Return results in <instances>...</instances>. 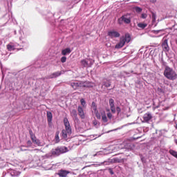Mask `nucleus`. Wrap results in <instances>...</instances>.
Masks as SVG:
<instances>
[{
    "label": "nucleus",
    "mask_w": 177,
    "mask_h": 177,
    "mask_svg": "<svg viewBox=\"0 0 177 177\" xmlns=\"http://www.w3.org/2000/svg\"><path fill=\"white\" fill-rule=\"evenodd\" d=\"M91 109L94 114H95V117L97 120H100L102 118L103 122H107V116H106V112L104 110L100 109L97 111V106H96V104L95 102L92 103Z\"/></svg>",
    "instance_id": "obj_1"
},
{
    "label": "nucleus",
    "mask_w": 177,
    "mask_h": 177,
    "mask_svg": "<svg viewBox=\"0 0 177 177\" xmlns=\"http://www.w3.org/2000/svg\"><path fill=\"white\" fill-rule=\"evenodd\" d=\"M64 124L65 129L62 130V136L63 139H67L71 135V126H70V122L67 118L64 119Z\"/></svg>",
    "instance_id": "obj_2"
},
{
    "label": "nucleus",
    "mask_w": 177,
    "mask_h": 177,
    "mask_svg": "<svg viewBox=\"0 0 177 177\" xmlns=\"http://www.w3.org/2000/svg\"><path fill=\"white\" fill-rule=\"evenodd\" d=\"M164 75L167 78V80H171V81H174V80H176L177 78L176 72L169 66L165 67Z\"/></svg>",
    "instance_id": "obj_3"
},
{
    "label": "nucleus",
    "mask_w": 177,
    "mask_h": 177,
    "mask_svg": "<svg viewBox=\"0 0 177 177\" xmlns=\"http://www.w3.org/2000/svg\"><path fill=\"white\" fill-rule=\"evenodd\" d=\"M129 42H131V35L129 34H126L120 37V42L115 45V48L116 49H121L125 44H129Z\"/></svg>",
    "instance_id": "obj_4"
},
{
    "label": "nucleus",
    "mask_w": 177,
    "mask_h": 177,
    "mask_svg": "<svg viewBox=\"0 0 177 177\" xmlns=\"http://www.w3.org/2000/svg\"><path fill=\"white\" fill-rule=\"evenodd\" d=\"M71 86L73 89H80V88L91 87L93 86V84L88 82H73L71 84Z\"/></svg>",
    "instance_id": "obj_5"
},
{
    "label": "nucleus",
    "mask_w": 177,
    "mask_h": 177,
    "mask_svg": "<svg viewBox=\"0 0 177 177\" xmlns=\"http://www.w3.org/2000/svg\"><path fill=\"white\" fill-rule=\"evenodd\" d=\"M67 151H68V149L66 147L57 148L55 149L52 150V155L54 156H60V154L67 153Z\"/></svg>",
    "instance_id": "obj_6"
},
{
    "label": "nucleus",
    "mask_w": 177,
    "mask_h": 177,
    "mask_svg": "<svg viewBox=\"0 0 177 177\" xmlns=\"http://www.w3.org/2000/svg\"><path fill=\"white\" fill-rule=\"evenodd\" d=\"M119 24H122V23H125L126 24H129L131 23V17L128 15H123L118 19Z\"/></svg>",
    "instance_id": "obj_7"
},
{
    "label": "nucleus",
    "mask_w": 177,
    "mask_h": 177,
    "mask_svg": "<svg viewBox=\"0 0 177 177\" xmlns=\"http://www.w3.org/2000/svg\"><path fill=\"white\" fill-rule=\"evenodd\" d=\"M30 138L32 140V142L37 145V146H41V142L39 140L37 139V137H35V135L32 134V132H30Z\"/></svg>",
    "instance_id": "obj_8"
},
{
    "label": "nucleus",
    "mask_w": 177,
    "mask_h": 177,
    "mask_svg": "<svg viewBox=\"0 0 177 177\" xmlns=\"http://www.w3.org/2000/svg\"><path fill=\"white\" fill-rule=\"evenodd\" d=\"M151 118H153V115H151V113L148 112L143 115L142 122H149Z\"/></svg>",
    "instance_id": "obj_9"
},
{
    "label": "nucleus",
    "mask_w": 177,
    "mask_h": 177,
    "mask_svg": "<svg viewBox=\"0 0 177 177\" xmlns=\"http://www.w3.org/2000/svg\"><path fill=\"white\" fill-rule=\"evenodd\" d=\"M108 35L109 37H110L111 38H118V37H120V34L118 33V32L115 31V30H111L108 32Z\"/></svg>",
    "instance_id": "obj_10"
},
{
    "label": "nucleus",
    "mask_w": 177,
    "mask_h": 177,
    "mask_svg": "<svg viewBox=\"0 0 177 177\" xmlns=\"http://www.w3.org/2000/svg\"><path fill=\"white\" fill-rule=\"evenodd\" d=\"M88 59H82L80 61V66L82 67H91V64L88 63Z\"/></svg>",
    "instance_id": "obj_11"
},
{
    "label": "nucleus",
    "mask_w": 177,
    "mask_h": 177,
    "mask_svg": "<svg viewBox=\"0 0 177 177\" xmlns=\"http://www.w3.org/2000/svg\"><path fill=\"white\" fill-rule=\"evenodd\" d=\"M109 106L112 113H115V106H114V100H109Z\"/></svg>",
    "instance_id": "obj_12"
},
{
    "label": "nucleus",
    "mask_w": 177,
    "mask_h": 177,
    "mask_svg": "<svg viewBox=\"0 0 177 177\" xmlns=\"http://www.w3.org/2000/svg\"><path fill=\"white\" fill-rule=\"evenodd\" d=\"M163 48V50L165 52H169V46H168V40L165 39L162 45Z\"/></svg>",
    "instance_id": "obj_13"
},
{
    "label": "nucleus",
    "mask_w": 177,
    "mask_h": 177,
    "mask_svg": "<svg viewBox=\"0 0 177 177\" xmlns=\"http://www.w3.org/2000/svg\"><path fill=\"white\" fill-rule=\"evenodd\" d=\"M71 53V48H66L63 49L62 50V55L63 56H66L67 55H70Z\"/></svg>",
    "instance_id": "obj_14"
},
{
    "label": "nucleus",
    "mask_w": 177,
    "mask_h": 177,
    "mask_svg": "<svg viewBox=\"0 0 177 177\" xmlns=\"http://www.w3.org/2000/svg\"><path fill=\"white\" fill-rule=\"evenodd\" d=\"M68 174H70V172L66 170H61L58 172V175L59 177H66Z\"/></svg>",
    "instance_id": "obj_15"
},
{
    "label": "nucleus",
    "mask_w": 177,
    "mask_h": 177,
    "mask_svg": "<svg viewBox=\"0 0 177 177\" xmlns=\"http://www.w3.org/2000/svg\"><path fill=\"white\" fill-rule=\"evenodd\" d=\"M77 111L81 118H85V113H84V109H82V107L78 106Z\"/></svg>",
    "instance_id": "obj_16"
},
{
    "label": "nucleus",
    "mask_w": 177,
    "mask_h": 177,
    "mask_svg": "<svg viewBox=\"0 0 177 177\" xmlns=\"http://www.w3.org/2000/svg\"><path fill=\"white\" fill-rule=\"evenodd\" d=\"M60 75H62L61 72H55L49 76V78H57V77H60Z\"/></svg>",
    "instance_id": "obj_17"
},
{
    "label": "nucleus",
    "mask_w": 177,
    "mask_h": 177,
    "mask_svg": "<svg viewBox=\"0 0 177 177\" xmlns=\"http://www.w3.org/2000/svg\"><path fill=\"white\" fill-rule=\"evenodd\" d=\"M7 48L8 50L12 51V50H15V49H16V47L15 46V45L10 44L7 45Z\"/></svg>",
    "instance_id": "obj_18"
},
{
    "label": "nucleus",
    "mask_w": 177,
    "mask_h": 177,
    "mask_svg": "<svg viewBox=\"0 0 177 177\" xmlns=\"http://www.w3.org/2000/svg\"><path fill=\"white\" fill-rule=\"evenodd\" d=\"M138 26L140 28H146V27H147V24L140 23V24H138Z\"/></svg>",
    "instance_id": "obj_19"
},
{
    "label": "nucleus",
    "mask_w": 177,
    "mask_h": 177,
    "mask_svg": "<svg viewBox=\"0 0 177 177\" xmlns=\"http://www.w3.org/2000/svg\"><path fill=\"white\" fill-rule=\"evenodd\" d=\"M169 153L171 156H173L174 157H175L176 158H177V152L172 150V149H170L169 150Z\"/></svg>",
    "instance_id": "obj_20"
},
{
    "label": "nucleus",
    "mask_w": 177,
    "mask_h": 177,
    "mask_svg": "<svg viewBox=\"0 0 177 177\" xmlns=\"http://www.w3.org/2000/svg\"><path fill=\"white\" fill-rule=\"evenodd\" d=\"M47 117H48V120L49 122H50V121H52V118H53L52 113L47 112Z\"/></svg>",
    "instance_id": "obj_21"
},
{
    "label": "nucleus",
    "mask_w": 177,
    "mask_h": 177,
    "mask_svg": "<svg viewBox=\"0 0 177 177\" xmlns=\"http://www.w3.org/2000/svg\"><path fill=\"white\" fill-rule=\"evenodd\" d=\"M80 103L83 107H86V102H85V100H84V98H82L80 100Z\"/></svg>",
    "instance_id": "obj_22"
},
{
    "label": "nucleus",
    "mask_w": 177,
    "mask_h": 177,
    "mask_svg": "<svg viewBox=\"0 0 177 177\" xmlns=\"http://www.w3.org/2000/svg\"><path fill=\"white\" fill-rule=\"evenodd\" d=\"M11 175L12 176H19V175H20V172L19 171H13L12 173H11Z\"/></svg>",
    "instance_id": "obj_23"
},
{
    "label": "nucleus",
    "mask_w": 177,
    "mask_h": 177,
    "mask_svg": "<svg viewBox=\"0 0 177 177\" xmlns=\"http://www.w3.org/2000/svg\"><path fill=\"white\" fill-rule=\"evenodd\" d=\"M60 142V138H59V133H56L55 135V142L59 143Z\"/></svg>",
    "instance_id": "obj_24"
},
{
    "label": "nucleus",
    "mask_w": 177,
    "mask_h": 177,
    "mask_svg": "<svg viewBox=\"0 0 177 177\" xmlns=\"http://www.w3.org/2000/svg\"><path fill=\"white\" fill-rule=\"evenodd\" d=\"M66 60H67V57L64 56L61 58L62 63H66Z\"/></svg>",
    "instance_id": "obj_25"
},
{
    "label": "nucleus",
    "mask_w": 177,
    "mask_h": 177,
    "mask_svg": "<svg viewBox=\"0 0 177 177\" xmlns=\"http://www.w3.org/2000/svg\"><path fill=\"white\" fill-rule=\"evenodd\" d=\"M116 111L118 113V115H120V113H121V108L119 106L116 107Z\"/></svg>",
    "instance_id": "obj_26"
},
{
    "label": "nucleus",
    "mask_w": 177,
    "mask_h": 177,
    "mask_svg": "<svg viewBox=\"0 0 177 177\" xmlns=\"http://www.w3.org/2000/svg\"><path fill=\"white\" fill-rule=\"evenodd\" d=\"M136 11L138 12H142V8H140L139 7H136Z\"/></svg>",
    "instance_id": "obj_27"
},
{
    "label": "nucleus",
    "mask_w": 177,
    "mask_h": 177,
    "mask_svg": "<svg viewBox=\"0 0 177 177\" xmlns=\"http://www.w3.org/2000/svg\"><path fill=\"white\" fill-rule=\"evenodd\" d=\"M107 117L109 118L110 120H111V118H113V115L111 114V113H109L107 114Z\"/></svg>",
    "instance_id": "obj_28"
},
{
    "label": "nucleus",
    "mask_w": 177,
    "mask_h": 177,
    "mask_svg": "<svg viewBox=\"0 0 177 177\" xmlns=\"http://www.w3.org/2000/svg\"><path fill=\"white\" fill-rule=\"evenodd\" d=\"M146 17H147V14H142V19H146Z\"/></svg>",
    "instance_id": "obj_29"
},
{
    "label": "nucleus",
    "mask_w": 177,
    "mask_h": 177,
    "mask_svg": "<svg viewBox=\"0 0 177 177\" xmlns=\"http://www.w3.org/2000/svg\"><path fill=\"white\" fill-rule=\"evenodd\" d=\"M151 32H153V34H158V32H160V30H152Z\"/></svg>",
    "instance_id": "obj_30"
},
{
    "label": "nucleus",
    "mask_w": 177,
    "mask_h": 177,
    "mask_svg": "<svg viewBox=\"0 0 177 177\" xmlns=\"http://www.w3.org/2000/svg\"><path fill=\"white\" fill-rule=\"evenodd\" d=\"M106 86H110V84H108L106 85Z\"/></svg>",
    "instance_id": "obj_31"
},
{
    "label": "nucleus",
    "mask_w": 177,
    "mask_h": 177,
    "mask_svg": "<svg viewBox=\"0 0 177 177\" xmlns=\"http://www.w3.org/2000/svg\"><path fill=\"white\" fill-rule=\"evenodd\" d=\"M74 111V113H75H75H76L75 111Z\"/></svg>",
    "instance_id": "obj_32"
},
{
    "label": "nucleus",
    "mask_w": 177,
    "mask_h": 177,
    "mask_svg": "<svg viewBox=\"0 0 177 177\" xmlns=\"http://www.w3.org/2000/svg\"><path fill=\"white\" fill-rule=\"evenodd\" d=\"M111 174H113V171H111Z\"/></svg>",
    "instance_id": "obj_33"
},
{
    "label": "nucleus",
    "mask_w": 177,
    "mask_h": 177,
    "mask_svg": "<svg viewBox=\"0 0 177 177\" xmlns=\"http://www.w3.org/2000/svg\"><path fill=\"white\" fill-rule=\"evenodd\" d=\"M94 124H95V125H96L97 123H95V122H94Z\"/></svg>",
    "instance_id": "obj_34"
},
{
    "label": "nucleus",
    "mask_w": 177,
    "mask_h": 177,
    "mask_svg": "<svg viewBox=\"0 0 177 177\" xmlns=\"http://www.w3.org/2000/svg\"><path fill=\"white\" fill-rule=\"evenodd\" d=\"M101 165H103V163H101Z\"/></svg>",
    "instance_id": "obj_35"
}]
</instances>
